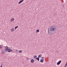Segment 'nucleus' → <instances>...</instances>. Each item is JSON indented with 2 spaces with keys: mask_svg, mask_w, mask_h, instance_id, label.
Here are the masks:
<instances>
[{
  "mask_svg": "<svg viewBox=\"0 0 67 67\" xmlns=\"http://www.w3.org/2000/svg\"><path fill=\"white\" fill-rule=\"evenodd\" d=\"M14 19L12 18L11 19V21L12 22V21H14Z\"/></svg>",
  "mask_w": 67,
  "mask_h": 67,
  "instance_id": "1a4fd4ad",
  "label": "nucleus"
},
{
  "mask_svg": "<svg viewBox=\"0 0 67 67\" xmlns=\"http://www.w3.org/2000/svg\"><path fill=\"white\" fill-rule=\"evenodd\" d=\"M38 56L39 58H41V57H42V54L39 55Z\"/></svg>",
  "mask_w": 67,
  "mask_h": 67,
  "instance_id": "9d476101",
  "label": "nucleus"
},
{
  "mask_svg": "<svg viewBox=\"0 0 67 67\" xmlns=\"http://www.w3.org/2000/svg\"><path fill=\"white\" fill-rule=\"evenodd\" d=\"M2 46L0 45V49H1V48H2Z\"/></svg>",
  "mask_w": 67,
  "mask_h": 67,
  "instance_id": "dca6fc26",
  "label": "nucleus"
},
{
  "mask_svg": "<svg viewBox=\"0 0 67 67\" xmlns=\"http://www.w3.org/2000/svg\"><path fill=\"white\" fill-rule=\"evenodd\" d=\"M61 62H62V61L60 60L57 63V65H59L60 63H61Z\"/></svg>",
  "mask_w": 67,
  "mask_h": 67,
  "instance_id": "7ed1b4c3",
  "label": "nucleus"
},
{
  "mask_svg": "<svg viewBox=\"0 0 67 67\" xmlns=\"http://www.w3.org/2000/svg\"><path fill=\"white\" fill-rule=\"evenodd\" d=\"M16 51H17V52L18 51V50H16Z\"/></svg>",
  "mask_w": 67,
  "mask_h": 67,
  "instance_id": "4be33fe9",
  "label": "nucleus"
},
{
  "mask_svg": "<svg viewBox=\"0 0 67 67\" xmlns=\"http://www.w3.org/2000/svg\"><path fill=\"white\" fill-rule=\"evenodd\" d=\"M66 65H65L64 66V67H66Z\"/></svg>",
  "mask_w": 67,
  "mask_h": 67,
  "instance_id": "412c9836",
  "label": "nucleus"
},
{
  "mask_svg": "<svg viewBox=\"0 0 67 67\" xmlns=\"http://www.w3.org/2000/svg\"><path fill=\"white\" fill-rule=\"evenodd\" d=\"M22 52V51L21 50H20L19 51V53H21Z\"/></svg>",
  "mask_w": 67,
  "mask_h": 67,
  "instance_id": "4468645a",
  "label": "nucleus"
},
{
  "mask_svg": "<svg viewBox=\"0 0 67 67\" xmlns=\"http://www.w3.org/2000/svg\"><path fill=\"white\" fill-rule=\"evenodd\" d=\"M56 27H54V26H51L50 29H48V33L49 35H51L55 33L56 31H55L56 30Z\"/></svg>",
  "mask_w": 67,
  "mask_h": 67,
  "instance_id": "f257e3e1",
  "label": "nucleus"
},
{
  "mask_svg": "<svg viewBox=\"0 0 67 67\" xmlns=\"http://www.w3.org/2000/svg\"><path fill=\"white\" fill-rule=\"evenodd\" d=\"M36 32H40V30L38 29L37 30Z\"/></svg>",
  "mask_w": 67,
  "mask_h": 67,
  "instance_id": "2eb2a0df",
  "label": "nucleus"
},
{
  "mask_svg": "<svg viewBox=\"0 0 67 67\" xmlns=\"http://www.w3.org/2000/svg\"><path fill=\"white\" fill-rule=\"evenodd\" d=\"M40 62L41 63H43V62H44V60L43 59H41L40 60Z\"/></svg>",
  "mask_w": 67,
  "mask_h": 67,
  "instance_id": "0eeeda50",
  "label": "nucleus"
},
{
  "mask_svg": "<svg viewBox=\"0 0 67 67\" xmlns=\"http://www.w3.org/2000/svg\"><path fill=\"white\" fill-rule=\"evenodd\" d=\"M67 63H66L65 64V66H67Z\"/></svg>",
  "mask_w": 67,
  "mask_h": 67,
  "instance_id": "aec40b11",
  "label": "nucleus"
},
{
  "mask_svg": "<svg viewBox=\"0 0 67 67\" xmlns=\"http://www.w3.org/2000/svg\"><path fill=\"white\" fill-rule=\"evenodd\" d=\"M42 59H44V57H42Z\"/></svg>",
  "mask_w": 67,
  "mask_h": 67,
  "instance_id": "f3484780",
  "label": "nucleus"
},
{
  "mask_svg": "<svg viewBox=\"0 0 67 67\" xmlns=\"http://www.w3.org/2000/svg\"><path fill=\"white\" fill-rule=\"evenodd\" d=\"M27 60H29V58L27 57Z\"/></svg>",
  "mask_w": 67,
  "mask_h": 67,
  "instance_id": "a211bd4d",
  "label": "nucleus"
},
{
  "mask_svg": "<svg viewBox=\"0 0 67 67\" xmlns=\"http://www.w3.org/2000/svg\"><path fill=\"white\" fill-rule=\"evenodd\" d=\"M1 52L2 54H5V52H4L3 50H2Z\"/></svg>",
  "mask_w": 67,
  "mask_h": 67,
  "instance_id": "39448f33",
  "label": "nucleus"
},
{
  "mask_svg": "<svg viewBox=\"0 0 67 67\" xmlns=\"http://www.w3.org/2000/svg\"><path fill=\"white\" fill-rule=\"evenodd\" d=\"M8 47H9L7 46L5 47V49H4L5 52H7L8 51V52H12V50L10 49H9L8 48Z\"/></svg>",
  "mask_w": 67,
  "mask_h": 67,
  "instance_id": "f03ea898",
  "label": "nucleus"
},
{
  "mask_svg": "<svg viewBox=\"0 0 67 67\" xmlns=\"http://www.w3.org/2000/svg\"><path fill=\"white\" fill-rule=\"evenodd\" d=\"M36 59L38 61H39V60H40V58H38V57H37L36 58Z\"/></svg>",
  "mask_w": 67,
  "mask_h": 67,
  "instance_id": "6e6552de",
  "label": "nucleus"
},
{
  "mask_svg": "<svg viewBox=\"0 0 67 67\" xmlns=\"http://www.w3.org/2000/svg\"><path fill=\"white\" fill-rule=\"evenodd\" d=\"M11 32H13V31H14V30L12 28L11 29Z\"/></svg>",
  "mask_w": 67,
  "mask_h": 67,
  "instance_id": "f8f14e48",
  "label": "nucleus"
},
{
  "mask_svg": "<svg viewBox=\"0 0 67 67\" xmlns=\"http://www.w3.org/2000/svg\"><path fill=\"white\" fill-rule=\"evenodd\" d=\"M34 58H37V55H34Z\"/></svg>",
  "mask_w": 67,
  "mask_h": 67,
  "instance_id": "9b49d317",
  "label": "nucleus"
},
{
  "mask_svg": "<svg viewBox=\"0 0 67 67\" xmlns=\"http://www.w3.org/2000/svg\"><path fill=\"white\" fill-rule=\"evenodd\" d=\"M31 62L32 63H34V60L33 59H31Z\"/></svg>",
  "mask_w": 67,
  "mask_h": 67,
  "instance_id": "423d86ee",
  "label": "nucleus"
},
{
  "mask_svg": "<svg viewBox=\"0 0 67 67\" xmlns=\"http://www.w3.org/2000/svg\"><path fill=\"white\" fill-rule=\"evenodd\" d=\"M18 27H19L18 26H17L16 27H15V29H17V28H18Z\"/></svg>",
  "mask_w": 67,
  "mask_h": 67,
  "instance_id": "ddd939ff",
  "label": "nucleus"
},
{
  "mask_svg": "<svg viewBox=\"0 0 67 67\" xmlns=\"http://www.w3.org/2000/svg\"><path fill=\"white\" fill-rule=\"evenodd\" d=\"M24 0H22L21 1H20V2H19L18 3V4H20V3H22V2H23V1H24Z\"/></svg>",
  "mask_w": 67,
  "mask_h": 67,
  "instance_id": "20e7f679",
  "label": "nucleus"
},
{
  "mask_svg": "<svg viewBox=\"0 0 67 67\" xmlns=\"http://www.w3.org/2000/svg\"><path fill=\"white\" fill-rule=\"evenodd\" d=\"M0 67H2V64H1V65Z\"/></svg>",
  "mask_w": 67,
  "mask_h": 67,
  "instance_id": "6ab92c4d",
  "label": "nucleus"
}]
</instances>
